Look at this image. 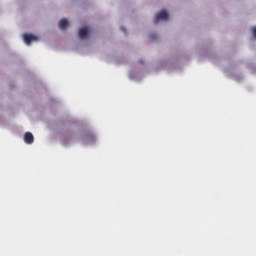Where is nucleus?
Here are the masks:
<instances>
[{
	"label": "nucleus",
	"instance_id": "f257e3e1",
	"mask_svg": "<svg viewBox=\"0 0 256 256\" xmlns=\"http://www.w3.org/2000/svg\"><path fill=\"white\" fill-rule=\"evenodd\" d=\"M167 19H169V14L165 10H162L156 14L154 22L159 23V21H167Z\"/></svg>",
	"mask_w": 256,
	"mask_h": 256
},
{
	"label": "nucleus",
	"instance_id": "f03ea898",
	"mask_svg": "<svg viewBox=\"0 0 256 256\" xmlns=\"http://www.w3.org/2000/svg\"><path fill=\"white\" fill-rule=\"evenodd\" d=\"M33 141H35L33 134L31 132H26L24 134V143H26L27 145H31Z\"/></svg>",
	"mask_w": 256,
	"mask_h": 256
},
{
	"label": "nucleus",
	"instance_id": "7ed1b4c3",
	"mask_svg": "<svg viewBox=\"0 0 256 256\" xmlns=\"http://www.w3.org/2000/svg\"><path fill=\"white\" fill-rule=\"evenodd\" d=\"M33 41H37V36H33L31 34H24V43L27 45H31Z\"/></svg>",
	"mask_w": 256,
	"mask_h": 256
},
{
	"label": "nucleus",
	"instance_id": "20e7f679",
	"mask_svg": "<svg viewBox=\"0 0 256 256\" xmlns=\"http://www.w3.org/2000/svg\"><path fill=\"white\" fill-rule=\"evenodd\" d=\"M87 35H89L88 28H81L78 32L79 39H87Z\"/></svg>",
	"mask_w": 256,
	"mask_h": 256
},
{
	"label": "nucleus",
	"instance_id": "39448f33",
	"mask_svg": "<svg viewBox=\"0 0 256 256\" xmlns=\"http://www.w3.org/2000/svg\"><path fill=\"white\" fill-rule=\"evenodd\" d=\"M58 27H59V29H62V30L67 29V27H69V21H67V19H65V18H62L59 21Z\"/></svg>",
	"mask_w": 256,
	"mask_h": 256
},
{
	"label": "nucleus",
	"instance_id": "423d86ee",
	"mask_svg": "<svg viewBox=\"0 0 256 256\" xmlns=\"http://www.w3.org/2000/svg\"><path fill=\"white\" fill-rule=\"evenodd\" d=\"M69 141H71V135L68 136H64L61 140V144L62 145H67L69 143Z\"/></svg>",
	"mask_w": 256,
	"mask_h": 256
},
{
	"label": "nucleus",
	"instance_id": "0eeeda50",
	"mask_svg": "<svg viewBox=\"0 0 256 256\" xmlns=\"http://www.w3.org/2000/svg\"><path fill=\"white\" fill-rule=\"evenodd\" d=\"M252 34H253V36H254L255 39H256V27H253V28H252Z\"/></svg>",
	"mask_w": 256,
	"mask_h": 256
},
{
	"label": "nucleus",
	"instance_id": "6e6552de",
	"mask_svg": "<svg viewBox=\"0 0 256 256\" xmlns=\"http://www.w3.org/2000/svg\"><path fill=\"white\" fill-rule=\"evenodd\" d=\"M122 31H124V33H125V29L122 28Z\"/></svg>",
	"mask_w": 256,
	"mask_h": 256
}]
</instances>
